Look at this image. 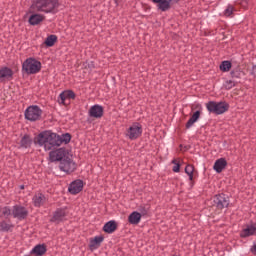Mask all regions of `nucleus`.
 <instances>
[{"instance_id": "a211bd4d", "label": "nucleus", "mask_w": 256, "mask_h": 256, "mask_svg": "<svg viewBox=\"0 0 256 256\" xmlns=\"http://www.w3.org/2000/svg\"><path fill=\"white\" fill-rule=\"evenodd\" d=\"M47 253V246L45 244H38L31 250V255L43 256Z\"/></svg>"}, {"instance_id": "a878e982", "label": "nucleus", "mask_w": 256, "mask_h": 256, "mask_svg": "<svg viewBox=\"0 0 256 256\" xmlns=\"http://www.w3.org/2000/svg\"><path fill=\"white\" fill-rule=\"evenodd\" d=\"M206 109L207 111H209V113H213L214 115H217V102L215 101L207 102Z\"/></svg>"}, {"instance_id": "79ce46f5", "label": "nucleus", "mask_w": 256, "mask_h": 256, "mask_svg": "<svg viewBox=\"0 0 256 256\" xmlns=\"http://www.w3.org/2000/svg\"><path fill=\"white\" fill-rule=\"evenodd\" d=\"M153 3H161V0H152Z\"/></svg>"}, {"instance_id": "4468645a", "label": "nucleus", "mask_w": 256, "mask_h": 256, "mask_svg": "<svg viewBox=\"0 0 256 256\" xmlns=\"http://www.w3.org/2000/svg\"><path fill=\"white\" fill-rule=\"evenodd\" d=\"M65 217H67V210H65V208H58L54 212L53 217L51 218V222L52 223H61V221H63V219H65Z\"/></svg>"}, {"instance_id": "f8f14e48", "label": "nucleus", "mask_w": 256, "mask_h": 256, "mask_svg": "<svg viewBox=\"0 0 256 256\" xmlns=\"http://www.w3.org/2000/svg\"><path fill=\"white\" fill-rule=\"evenodd\" d=\"M89 116L94 117V119H101L105 113L103 106L95 104L89 109Z\"/></svg>"}, {"instance_id": "6ab92c4d", "label": "nucleus", "mask_w": 256, "mask_h": 256, "mask_svg": "<svg viewBox=\"0 0 256 256\" xmlns=\"http://www.w3.org/2000/svg\"><path fill=\"white\" fill-rule=\"evenodd\" d=\"M103 231L104 233H115L117 231V222L115 220H110L108 221L104 226H103Z\"/></svg>"}, {"instance_id": "4c0bfd02", "label": "nucleus", "mask_w": 256, "mask_h": 256, "mask_svg": "<svg viewBox=\"0 0 256 256\" xmlns=\"http://www.w3.org/2000/svg\"><path fill=\"white\" fill-rule=\"evenodd\" d=\"M251 75H253V77H256V65L252 66Z\"/></svg>"}, {"instance_id": "9d476101", "label": "nucleus", "mask_w": 256, "mask_h": 256, "mask_svg": "<svg viewBox=\"0 0 256 256\" xmlns=\"http://www.w3.org/2000/svg\"><path fill=\"white\" fill-rule=\"evenodd\" d=\"M84 183L83 180L77 179L70 183L68 187V192L70 195H78L83 191Z\"/></svg>"}, {"instance_id": "f03ea898", "label": "nucleus", "mask_w": 256, "mask_h": 256, "mask_svg": "<svg viewBox=\"0 0 256 256\" xmlns=\"http://www.w3.org/2000/svg\"><path fill=\"white\" fill-rule=\"evenodd\" d=\"M34 142L40 147H44L45 151H51L55 147H61V140L57 133L51 131H43L35 137Z\"/></svg>"}, {"instance_id": "58836bf2", "label": "nucleus", "mask_w": 256, "mask_h": 256, "mask_svg": "<svg viewBox=\"0 0 256 256\" xmlns=\"http://www.w3.org/2000/svg\"><path fill=\"white\" fill-rule=\"evenodd\" d=\"M121 1H123V0H114V3L116 5V7H119Z\"/></svg>"}, {"instance_id": "39448f33", "label": "nucleus", "mask_w": 256, "mask_h": 256, "mask_svg": "<svg viewBox=\"0 0 256 256\" xmlns=\"http://www.w3.org/2000/svg\"><path fill=\"white\" fill-rule=\"evenodd\" d=\"M229 197L225 194H217L213 197V207H216L218 210L227 209L229 207Z\"/></svg>"}, {"instance_id": "ddd939ff", "label": "nucleus", "mask_w": 256, "mask_h": 256, "mask_svg": "<svg viewBox=\"0 0 256 256\" xmlns=\"http://www.w3.org/2000/svg\"><path fill=\"white\" fill-rule=\"evenodd\" d=\"M76 95L73 90H65L63 91L58 98V102L61 105H69V102L67 103V99H75Z\"/></svg>"}, {"instance_id": "0eeeda50", "label": "nucleus", "mask_w": 256, "mask_h": 256, "mask_svg": "<svg viewBox=\"0 0 256 256\" xmlns=\"http://www.w3.org/2000/svg\"><path fill=\"white\" fill-rule=\"evenodd\" d=\"M60 171H64L68 175L73 173L77 169V164L69 157L64 158L61 160L59 164Z\"/></svg>"}, {"instance_id": "4be33fe9", "label": "nucleus", "mask_w": 256, "mask_h": 256, "mask_svg": "<svg viewBox=\"0 0 256 256\" xmlns=\"http://www.w3.org/2000/svg\"><path fill=\"white\" fill-rule=\"evenodd\" d=\"M45 201L46 198L43 193H38L33 197L34 207H41L42 205H45Z\"/></svg>"}, {"instance_id": "f257e3e1", "label": "nucleus", "mask_w": 256, "mask_h": 256, "mask_svg": "<svg viewBox=\"0 0 256 256\" xmlns=\"http://www.w3.org/2000/svg\"><path fill=\"white\" fill-rule=\"evenodd\" d=\"M59 0H33L29 9V13L32 15L29 17L28 23L31 25H39L42 21H45V16L40 13H52L55 15L59 11Z\"/></svg>"}, {"instance_id": "aec40b11", "label": "nucleus", "mask_w": 256, "mask_h": 256, "mask_svg": "<svg viewBox=\"0 0 256 256\" xmlns=\"http://www.w3.org/2000/svg\"><path fill=\"white\" fill-rule=\"evenodd\" d=\"M128 222L131 225H139L141 223V213L134 211L128 217Z\"/></svg>"}, {"instance_id": "423d86ee", "label": "nucleus", "mask_w": 256, "mask_h": 256, "mask_svg": "<svg viewBox=\"0 0 256 256\" xmlns=\"http://www.w3.org/2000/svg\"><path fill=\"white\" fill-rule=\"evenodd\" d=\"M195 109H197V111H195ZM191 110L195 111V112L192 114L190 119L187 121L186 129H191V127H193V125H195V123H197V121H199V119L201 117V113L203 111V106H201V104H194V105H192Z\"/></svg>"}, {"instance_id": "7c9ffc66", "label": "nucleus", "mask_w": 256, "mask_h": 256, "mask_svg": "<svg viewBox=\"0 0 256 256\" xmlns=\"http://www.w3.org/2000/svg\"><path fill=\"white\" fill-rule=\"evenodd\" d=\"M232 79H241L243 77V71L240 68H236L230 72Z\"/></svg>"}, {"instance_id": "bb28decb", "label": "nucleus", "mask_w": 256, "mask_h": 256, "mask_svg": "<svg viewBox=\"0 0 256 256\" xmlns=\"http://www.w3.org/2000/svg\"><path fill=\"white\" fill-rule=\"evenodd\" d=\"M55 43H57V35H50L44 41L46 47H53Z\"/></svg>"}, {"instance_id": "e433bc0d", "label": "nucleus", "mask_w": 256, "mask_h": 256, "mask_svg": "<svg viewBox=\"0 0 256 256\" xmlns=\"http://www.w3.org/2000/svg\"><path fill=\"white\" fill-rule=\"evenodd\" d=\"M139 211L141 216L147 215V213H149V205L140 206Z\"/></svg>"}, {"instance_id": "412c9836", "label": "nucleus", "mask_w": 256, "mask_h": 256, "mask_svg": "<svg viewBox=\"0 0 256 256\" xmlns=\"http://www.w3.org/2000/svg\"><path fill=\"white\" fill-rule=\"evenodd\" d=\"M0 79H13V70L9 67L1 68Z\"/></svg>"}, {"instance_id": "2f4dec72", "label": "nucleus", "mask_w": 256, "mask_h": 256, "mask_svg": "<svg viewBox=\"0 0 256 256\" xmlns=\"http://www.w3.org/2000/svg\"><path fill=\"white\" fill-rule=\"evenodd\" d=\"M13 225L7 223L5 220L0 222V231L7 233Z\"/></svg>"}, {"instance_id": "2eb2a0df", "label": "nucleus", "mask_w": 256, "mask_h": 256, "mask_svg": "<svg viewBox=\"0 0 256 256\" xmlns=\"http://www.w3.org/2000/svg\"><path fill=\"white\" fill-rule=\"evenodd\" d=\"M103 241H105V237L103 235L95 236L94 239H91L89 243L90 251H95V249H99Z\"/></svg>"}, {"instance_id": "1a4fd4ad", "label": "nucleus", "mask_w": 256, "mask_h": 256, "mask_svg": "<svg viewBox=\"0 0 256 256\" xmlns=\"http://www.w3.org/2000/svg\"><path fill=\"white\" fill-rule=\"evenodd\" d=\"M143 133V128L139 124H134L129 127L127 131V137L131 139V141H135V139H139L141 134Z\"/></svg>"}, {"instance_id": "f3484780", "label": "nucleus", "mask_w": 256, "mask_h": 256, "mask_svg": "<svg viewBox=\"0 0 256 256\" xmlns=\"http://www.w3.org/2000/svg\"><path fill=\"white\" fill-rule=\"evenodd\" d=\"M33 145V139L28 134H25L20 140V149H29Z\"/></svg>"}, {"instance_id": "393cba45", "label": "nucleus", "mask_w": 256, "mask_h": 256, "mask_svg": "<svg viewBox=\"0 0 256 256\" xmlns=\"http://www.w3.org/2000/svg\"><path fill=\"white\" fill-rule=\"evenodd\" d=\"M157 7L160 11H169L171 9V2L169 0H161L157 3Z\"/></svg>"}, {"instance_id": "dca6fc26", "label": "nucleus", "mask_w": 256, "mask_h": 256, "mask_svg": "<svg viewBox=\"0 0 256 256\" xmlns=\"http://www.w3.org/2000/svg\"><path fill=\"white\" fill-rule=\"evenodd\" d=\"M225 167H227V160L225 158H219L215 161L213 169L216 173H222Z\"/></svg>"}, {"instance_id": "7ed1b4c3", "label": "nucleus", "mask_w": 256, "mask_h": 256, "mask_svg": "<svg viewBox=\"0 0 256 256\" xmlns=\"http://www.w3.org/2000/svg\"><path fill=\"white\" fill-rule=\"evenodd\" d=\"M41 62L35 58H28L22 64V71H25L27 75H37L41 71Z\"/></svg>"}, {"instance_id": "b1692460", "label": "nucleus", "mask_w": 256, "mask_h": 256, "mask_svg": "<svg viewBox=\"0 0 256 256\" xmlns=\"http://www.w3.org/2000/svg\"><path fill=\"white\" fill-rule=\"evenodd\" d=\"M229 111V103L225 101L217 102V115H223Z\"/></svg>"}, {"instance_id": "20e7f679", "label": "nucleus", "mask_w": 256, "mask_h": 256, "mask_svg": "<svg viewBox=\"0 0 256 256\" xmlns=\"http://www.w3.org/2000/svg\"><path fill=\"white\" fill-rule=\"evenodd\" d=\"M43 115V110L37 105L29 106L25 112L24 117L27 121H40L41 116Z\"/></svg>"}, {"instance_id": "c756f323", "label": "nucleus", "mask_w": 256, "mask_h": 256, "mask_svg": "<svg viewBox=\"0 0 256 256\" xmlns=\"http://www.w3.org/2000/svg\"><path fill=\"white\" fill-rule=\"evenodd\" d=\"M194 171H195V167L193 165H191V164H188L185 167V173H186V175H188L190 181H193V173H194Z\"/></svg>"}, {"instance_id": "f704fd0d", "label": "nucleus", "mask_w": 256, "mask_h": 256, "mask_svg": "<svg viewBox=\"0 0 256 256\" xmlns=\"http://www.w3.org/2000/svg\"><path fill=\"white\" fill-rule=\"evenodd\" d=\"M235 85H237L235 83V81L228 80V81L225 82L224 87H225V89H227V91H229V90L233 89V87H235Z\"/></svg>"}, {"instance_id": "ea45409f", "label": "nucleus", "mask_w": 256, "mask_h": 256, "mask_svg": "<svg viewBox=\"0 0 256 256\" xmlns=\"http://www.w3.org/2000/svg\"><path fill=\"white\" fill-rule=\"evenodd\" d=\"M251 251L254 255H256V244L251 248Z\"/></svg>"}, {"instance_id": "37998d69", "label": "nucleus", "mask_w": 256, "mask_h": 256, "mask_svg": "<svg viewBox=\"0 0 256 256\" xmlns=\"http://www.w3.org/2000/svg\"><path fill=\"white\" fill-rule=\"evenodd\" d=\"M20 189H25V186H20Z\"/></svg>"}, {"instance_id": "c9c22d12", "label": "nucleus", "mask_w": 256, "mask_h": 256, "mask_svg": "<svg viewBox=\"0 0 256 256\" xmlns=\"http://www.w3.org/2000/svg\"><path fill=\"white\" fill-rule=\"evenodd\" d=\"M172 163L174 164L172 171L174 173H179V171H181V164L177 163V160H173Z\"/></svg>"}, {"instance_id": "72a5a7b5", "label": "nucleus", "mask_w": 256, "mask_h": 256, "mask_svg": "<svg viewBox=\"0 0 256 256\" xmlns=\"http://www.w3.org/2000/svg\"><path fill=\"white\" fill-rule=\"evenodd\" d=\"M235 11V7L233 5H228L224 10L225 17H233V12Z\"/></svg>"}, {"instance_id": "cd10ccee", "label": "nucleus", "mask_w": 256, "mask_h": 256, "mask_svg": "<svg viewBox=\"0 0 256 256\" xmlns=\"http://www.w3.org/2000/svg\"><path fill=\"white\" fill-rule=\"evenodd\" d=\"M231 67H232V64L230 61H223L221 64H220V71H223V73H227V71H230L231 70Z\"/></svg>"}, {"instance_id": "a19ab883", "label": "nucleus", "mask_w": 256, "mask_h": 256, "mask_svg": "<svg viewBox=\"0 0 256 256\" xmlns=\"http://www.w3.org/2000/svg\"><path fill=\"white\" fill-rule=\"evenodd\" d=\"M170 3H179V0H168Z\"/></svg>"}, {"instance_id": "c85d7f7f", "label": "nucleus", "mask_w": 256, "mask_h": 256, "mask_svg": "<svg viewBox=\"0 0 256 256\" xmlns=\"http://www.w3.org/2000/svg\"><path fill=\"white\" fill-rule=\"evenodd\" d=\"M59 140H60V145H63V143L67 145L68 143H71V134L69 133L62 134V136H59Z\"/></svg>"}, {"instance_id": "9b49d317", "label": "nucleus", "mask_w": 256, "mask_h": 256, "mask_svg": "<svg viewBox=\"0 0 256 256\" xmlns=\"http://www.w3.org/2000/svg\"><path fill=\"white\" fill-rule=\"evenodd\" d=\"M65 155H67V152L65 151V148H59L56 151H51L49 153V158L50 161L55 162V161H63L65 159Z\"/></svg>"}, {"instance_id": "5701e85b", "label": "nucleus", "mask_w": 256, "mask_h": 256, "mask_svg": "<svg viewBox=\"0 0 256 256\" xmlns=\"http://www.w3.org/2000/svg\"><path fill=\"white\" fill-rule=\"evenodd\" d=\"M255 232H256V226L250 225L241 231L240 237L242 238L251 237V235H255Z\"/></svg>"}, {"instance_id": "6e6552de", "label": "nucleus", "mask_w": 256, "mask_h": 256, "mask_svg": "<svg viewBox=\"0 0 256 256\" xmlns=\"http://www.w3.org/2000/svg\"><path fill=\"white\" fill-rule=\"evenodd\" d=\"M12 215L14 219H19V221H23V219H27V217L29 216V211L23 206L15 205L12 209Z\"/></svg>"}, {"instance_id": "473e14b6", "label": "nucleus", "mask_w": 256, "mask_h": 256, "mask_svg": "<svg viewBox=\"0 0 256 256\" xmlns=\"http://www.w3.org/2000/svg\"><path fill=\"white\" fill-rule=\"evenodd\" d=\"M0 212V217H5V219H8V217L11 215V208L5 206L0 210Z\"/></svg>"}]
</instances>
